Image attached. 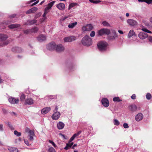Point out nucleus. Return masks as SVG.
Instances as JSON below:
<instances>
[{"label":"nucleus","instance_id":"f257e3e1","mask_svg":"<svg viewBox=\"0 0 152 152\" xmlns=\"http://www.w3.org/2000/svg\"><path fill=\"white\" fill-rule=\"evenodd\" d=\"M92 39L87 35L84 37L82 40V43L84 45L90 46L92 45Z\"/></svg>","mask_w":152,"mask_h":152},{"label":"nucleus","instance_id":"f03ea898","mask_svg":"<svg viewBox=\"0 0 152 152\" xmlns=\"http://www.w3.org/2000/svg\"><path fill=\"white\" fill-rule=\"evenodd\" d=\"M97 46L99 50L101 51L107 49V44L106 42L100 41L98 43Z\"/></svg>","mask_w":152,"mask_h":152},{"label":"nucleus","instance_id":"7ed1b4c3","mask_svg":"<svg viewBox=\"0 0 152 152\" xmlns=\"http://www.w3.org/2000/svg\"><path fill=\"white\" fill-rule=\"evenodd\" d=\"M110 33V30L107 28H102L98 31V35L102 36L104 34L108 35Z\"/></svg>","mask_w":152,"mask_h":152},{"label":"nucleus","instance_id":"20e7f679","mask_svg":"<svg viewBox=\"0 0 152 152\" xmlns=\"http://www.w3.org/2000/svg\"><path fill=\"white\" fill-rule=\"evenodd\" d=\"M76 39V38L75 36H70L69 37H65L64 40L65 42H70L75 40Z\"/></svg>","mask_w":152,"mask_h":152},{"label":"nucleus","instance_id":"39448f33","mask_svg":"<svg viewBox=\"0 0 152 152\" xmlns=\"http://www.w3.org/2000/svg\"><path fill=\"white\" fill-rule=\"evenodd\" d=\"M64 47L61 44H59L58 45H56V50L57 52H61L64 51Z\"/></svg>","mask_w":152,"mask_h":152},{"label":"nucleus","instance_id":"423d86ee","mask_svg":"<svg viewBox=\"0 0 152 152\" xmlns=\"http://www.w3.org/2000/svg\"><path fill=\"white\" fill-rule=\"evenodd\" d=\"M56 45L55 42H52L48 45L47 47V49L51 51L56 50Z\"/></svg>","mask_w":152,"mask_h":152},{"label":"nucleus","instance_id":"0eeeda50","mask_svg":"<svg viewBox=\"0 0 152 152\" xmlns=\"http://www.w3.org/2000/svg\"><path fill=\"white\" fill-rule=\"evenodd\" d=\"M93 27L91 24H88L85 26H84L82 27V30L83 31H90L93 29Z\"/></svg>","mask_w":152,"mask_h":152},{"label":"nucleus","instance_id":"6e6552de","mask_svg":"<svg viewBox=\"0 0 152 152\" xmlns=\"http://www.w3.org/2000/svg\"><path fill=\"white\" fill-rule=\"evenodd\" d=\"M127 22L130 26H135L137 25V22L133 19H129L127 20Z\"/></svg>","mask_w":152,"mask_h":152},{"label":"nucleus","instance_id":"1a4fd4ad","mask_svg":"<svg viewBox=\"0 0 152 152\" xmlns=\"http://www.w3.org/2000/svg\"><path fill=\"white\" fill-rule=\"evenodd\" d=\"M128 109L129 111L133 113L136 112L137 110V107L134 104L129 105L128 107Z\"/></svg>","mask_w":152,"mask_h":152},{"label":"nucleus","instance_id":"9d476101","mask_svg":"<svg viewBox=\"0 0 152 152\" xmlns=\"http://www.w3.org/2000/svg\"><path fill=\"white\" fill-rule=\"evenodd\" d=\"M61 114L58 112H56L54 113L51 116L52 119L54 120H58L60 117Z\"/></svg>","mask_w":152,"mask_h":152},{"label":"nucleus","instance_id":"9b49d317","mask_svg":"<svg viewBox=\"0 0 152 152\" xmlns=\"http://www.w3.org/2000/svg\"><path fill=\"white\" fill-rule=\"evenodd\" d=\"M138 37L141 39H144L148 37V35L146 33L141 32L138 34Z\"/></svg>","mask_w":152,"mask_h":152},{"label":"nucleus","instance_id":"f8f14e48","mask_svg":"<svg viewBox=\"0 0 152 152\" xmlns=\"http://www.w3.org/2000/svg\"><path fill=\"white\" fill-rule=\"evenodd\" d=\"M34 101L31 98H28L25 100V104L26 105H32L34 103Z\"/></svg>","mask_w":152,"mask_h":152},{"label":"nucleus","instance_id":"ddd939ff","mask_svg":"<svg viewBox=\"0 0 152 152\" xmlns=\"http://www.w3.org/2000/svg\"><path fill=\"white\" fill-rule=\"evenodd\" d=\"M102 103L105 107H108L109 104V101L106 98H104L102 100Z\"/></svg>","mask_w":152,"mask_h":152},{"label":"nucleus","instance_id":"4468645a","mask_svg":"<svg viewBox=\"0 0 152 152\" xmlns=\"http://www.w3.org/2000/svg\"><path fill=\"white\" fill-rule=\"evenodd\" d=\"M143 118V115L141 113H139L135 116V119L137 121H141Z\"/></svg>","mask_w":152,"mask_h":152},{"label":"nucleus","instance_id":"2eb2a0df","mask_svg":"<svg viewBox=\"0 0 152 152\" xmlns=\"http://www.w3.org/2000/svg\"><path fill=\"white\" fill-rule=\"evenodd\" d=\"M9 101L10 103L14 104L15 103L17 104L18 103L19 100L18 99H16L13 97H10L9 98Z\"/></svg>","mask_w":152,"mask_h":152},{"label":"nucleus","instance_id":"dca6fc26","mask_svg":"<svg viewBox=\"0 0 152 152\" xmlns=\"http://www.w3.org/2000/svg\"><path fill=\"white\" fill-rule=\"evenodd\" d=\"M50 107H49L44 108L41 110V113L43 114H45L48 113L50 110Z\"/></svg>","mask_w":152,"mask_h":152},{"label":"nucleus","instance_id":"f3484780","mask_svg":"<svg viewBox=\"0 0 152 152\" xmlns=\"http://www.w3.org/2000/svg\"><path fill=\"white\" fill-rule=\"evenodd\" d=\"M37 39L39 42H42L46 40V37L43 34L40 35L37 37Z\"/></svg>","mask_w":152,"mask_h":152},{"label":"nucleus","instance_id":"a211bd4d","mask_svg":"<svg viewBox=\"0 0 152 152\" xmlns=\"http://www.w3.org/2000/svg\"><path fill=\"white\" fill-rule=\"evenodd\" d=\"M38 10V8L36 7H35L32 8L30 10H29L28 11H27L26 13L27 14H30L31 13H34L35 12L37 11Z\"/></svg>","mask_w":152,"mask_h":152},{"label":"nucleus","instance_id":"6ab92c4d","mask_svg":"<svg viewBox=\"0 0 152 152\" xmlns=\"http://www.w3.org/2000/svg\"><path fill=\"white\" fill-rule=\"evenodd\" d=\"M57 7L60 10H64L65 5L63 3H60L56 5Z\"/></svg>","mask_w":152,"mask_h":152},{"label":"nucleus","instance_id":"aec40b11","mask_svg":"<svg viewBox=\"0 0 152 152\" xmlns=\"http://www.w3.org/2000/svg\"><path fill=\"white\" fill-rule=\"evenodd\" d=\"M58 128L59 129H63L64 126V124L62 122H59L57 124Z\"/></svg>","mask_w":152,"mask_h":152},{"label":"nucleus","instance_id":"412c9836","mask_svg":"<svg viewBox=\"0 0 152 152\" xmlns=\"http://www.w3.org/2000/svg\"><path fill=\"white\" fill-rule=\"evenodd\" d=\"M12 50L13 52L20 53L22 51V49L19 47H15L12 48Z\"/></svg>","mask_w":152,"mask_h":152},{"label":"nucleus","instance_id":"4be33fe9","mask_svg":"<svg viewBox=\"0 0 152 152\" xmlns=\"http://www.w3.org/2000/svg\"><path fill=\"white\" fill-rule=\"evenodd\" d=\"M8 37L7 35L4 34H0V41H2L5 40Z\"/></svg>","mask_w":152,"mask_h":152},{"label":"nucleus","instance_id":"5701e85b","mask_svg":"<svg viewBox=\"0 0 152 152\" xmlns=\"http://www.w3.org/2000/svg\"><path fill=\"white\" fill-rule=\"evenodd\" d=\"M20 25L18 24H12L10 25H9L8 27L9 28L11 29H13L17 28H18L20 27Z\"/></svg>","mask_w":152,"mask_h":152},{"label":"nucleus","instance_id":"b1692460","mask_svg":"<svg viewBox=\"0 0 152 152\" xmlns=\"http://www.w3.org/2000/svg\"><path fill=\"white\" fill-rule=\"evenodd\" d=\"M77 24V22H75L73 23H70L68 26V27L71 28H73Z\"/></svg>","mask_w":152,"mask_h":152},{"label":"nucleus","instance_id":"393cba45","mask_svg":"<svg viewBox=\"0 0 152 152\" xmlns=\"http://www.w3.org/2000/svg\"><path fill=\"white\" fill-rule=\"evenodd\" d=\"M8 150L10 152H18V150L15 148L10 147Z\"/></svg>","mask_w":152,"mask_h":152},{"label":"nucleus","instance_id":"a878e982","mask_svg":"<svg viewBox=\"0 0 152 152\" xmlns=\"http://www.w3.org/2000/svg\"><path fill=\"white\" fill-rule=\"evenodd\" d=\"M135 34V33L133 30H130L128 34V37L130 38L133 35H134Z\"/></svg>","mask_w":152,"mask_h":152},{"label":"nucleus","instance_id":"bb28decb","mask_svg":"<svg viewBox=\"0 0 152 152\" xmlns=\"http://www.w3.org/2000/svg\"><path fill=\"white\" fill-rule=\"evenodd\" d=\"M73 144V142H71L70 144H66V146L64 148V149L67 150L70 148Z\"/></svg>","mask_w":152,"mask_h":152},{"label":"nucleus","instance_id":"cd10ccee","mask_svg":"<svg viewBox=\"0 0 152 152\" xmlns=\"http://www.w3.org/2000/svg\"><path fill=\"white\" fill-rule=\"evenodd\" d=\"M113 33L114 34V36H109L108 37V39L109 40H111L114 39H115V37H117V35L115 33V31H114Z\"/></svg>","mask_w":152,"mask_h":152},{"label":"nucleus","instance_id":"c85d7f7f","mask_svg":"<svg viewBox=\"0 0 152 152\" xmlns=\"http://www.w3.org/2000/svg\"><path fill=\"white\" fill-rule=\"evenodd\" d=\"M55 2V1H53L51 2L48 4V6L47 7L50 9L52 7L53 5L54 4Z\"/></svg>","mask_w":152,"mask_h":152},{"label":"nucleus","instance_id":"c756f323","mask_svg":"<svg viewBox=\"0 0 152 152\" xmlns=\"http://www.w3.org/2000/svg\"><path fill=\"white\" fill-rule=\"evenodd\" d=\"M141 30L142 31H143L145 32H147L148 33H151L152 32H151L149 30H148V29H147L146 28H145V27H144V26H143L142 28H141Z\"/></svg>","mask_w":152,"mask_h":152},{"label":"nucleus","instance_id":"7c9ffc66","mask_svg":"<svg viewBox=\"0 0 152 152\" xmlns=\"http://www.w3.org/2000/svg\"><path fill=\"white\" fill-rule=\"evenodd\" d=\"M139 2H145L148 4L152 3V0H138Z\"/></svg>","mask_w":152,"mask_h":152},{"label":"nucleus","instance_id":"2f4dec72","mask_svg":"<svg viewBox=\"0 0 152 152\" xmlns=\"http://www.w3.org/2000/svg\"><path fill=\"white\" fill-rule=\"evenodd\" d=\"M77 4L76 3H71L69 5V9H70L71 8L75 6Z\"/></svg>","mask_w":152,"mask_h":152},{"label":"nucleus","instance_id":"473e14b6","mask_svg":"<svg viewBox=\"0 0 152 152\" xmlns=\"http://www.w3.org/2000/svg\"><path fill=\"white\" fill-rule=\"evenodd\" d=\"M89 1L94 4H97L101 2L99 0H89Z\"/></svg>","mask_w":152,"mask_h":152},{"label":"nucleus","instance_id":"72a5a7b5","mask_svg":"<svg viewBox=\"0 0 152 152\" xmlns=\"http://www.w3.org/2000/svg\"><path fill=\"white\" fill-rule=\"evenodd\" d=\"M28 22L29 25H32L36 23L37 20L35 19H34L28 21Z\"/></svg>","mask_w":152,"mask_h":152},{"label":"nucleus","instance_id":"f704fd0d","mask_svg":"<svg viewBox=\"0 0 152 152\" xmlns=\"http://www.w3.org/2000/svg\"><path fill=\"white\" fill-rule=\"evenodd\" d=\"M113 121L114 124L115 125L118 126L120 124V122L117 120L114 119Z\"/></svg>","mask_w":152,"mask_h":152},{"label":"nucleus","instance_id":"c9c22d12","mask_svg":"<svg viewBox=\"0 0 152 152\" xmlns=\"http://www.w3.org/2000/svg\"><path fill=\"white\" fill-rule=\"evenodd\" d=\"M143 23L146 26L148 27L150 26V24L147 21H146L145 20H143Z\"/></svg>","mask_w":152,"mask_h":152},{"label":"nucleus","instance_id":"e433bc0d","mask_svg":"<svg viewBox=\"0 0 152 152\" xmlns=\"http://www.w3.org/2000/svg\"><path fill=\"white\" fill-rule=\"evenodd\" d=\"M38 29L37 27H35L32 29H31V32H36L38 30Z\"/></svg>","mask_w":152,"mask_h":152},{"label":"nucleus","instance_id":"4c0bfd02","mask_svg":"<svg viewBox=\"0 0 152 152\" xmlns=\"http://www.w3.org/2000/svg\"><path fill=\"white\" fill-rule=\"evenodd\" d=\"M113 100L114 102H119L121 101V100H120L119 98V97H115L113 98Z\"/></svg>","mask_w":152,"mask_h":152},{"label":"nucleus","instance_id":"58836bf2","mask_svg":"<svg viewBox=\"0 0 152 152\" xmlns=\"http://www.w3.org/2000/svg\"><path fill=\"white\" fill-rule=\"evenodd\" d=\"M102 24L104 26L108 27L110 26V24L105 21L103 22Z\"/></svg>","mask_w":152,"mask_h":152},{"label":"nucleus","instance_id":"ea45409f","mask_svg":"<svg viewBox=\"0 0 152 152\" xmlns=\"http://www.w3.org/2000/svg\"><path fill=\"white\" fill-rule=\"evenodd\" d=\"M14 133L15 135H16L17 136H20L21 135V133L20 132H18L17 131H15Z\"/></svg>","mask_w":152,"mask_h":152},{"label":"nucleus","instance_id":"a19ab883","mask_svg":"<svg viewBox=\"0 0 152 152\" xmlns=\"http://www.w3.org/2000/svg\"><path fill=\"white\" fill-rule=\"evenodd\" d=\"M48 152H55V150L53 148L50 147L48 149Z\"/></svg>","mask_w":152,"mask_h":152},{"label":"nucleus","instance_id":"79ce46f5","mask_svg":"<svg viewBox=\"0 0 152 152\" xmlns=\"http://www.w3.org/2000/svg\"><path fill=\"white\" fill-rule=\"evenodd\" d=\"M25 98V96L24 94H22L20 97V99L21 101L23 100Z\"/></svg>","mask_w":152,"mask_h":152},{"label":"nucleus","instance_id":"37998d69","mask_svg":"<svg viewBox=\"0 0 152 152\" xmlns=\"http://www.w3.org/2000/svg\"><path fill=\"white\" fill-rule=\"evenodd\" d=\"M49 142L52 145L55 147V148H56V145L55 144V143H54V142H53L51 140H49Z\"/></svg>","mask_w":152,"mask_h":152},{"label":"nucleus","instance_id":"c03bdc74","mask_svg":"<svg viewBox=\"0 0 152 152\" xmlns=\"http://www.w3.org/2000/svg\"><path fill=\"white\" fill-rule=\"evenodd\" d=\"M146 98L148 99H151V95L149 93H148L146 95Z\"/></svg>","mask_w":152,"mask_h":152},{"label":"nucleus","instance_id":"a18cd8bd","mask_svg":"<svg viewBox=\"0 0 152 152\" xmlns=\"http://www.w3.org/2000/svg\"><path fill=\"white\" fill-rule=\"evenodd\" d=\"M50 9L47 8V7H46L44 10V13H45V14H47L49 12V10Z\"/></svg>","mask_w":152,"mask_h":152},{"label":"nucleus","instance_id":"49530a36","mask_svg":"<svg viewBox=\"0 0 152 152\" xmlns=\"http://www.w3.org/2000/svg\"><path fill=\"white\" fill-rule=\"evenodd\" d=\"M28 133L29 134V136H34V133L32 131L30 130Z\"/></svg>","mask_w":152,"mask_h":152},{"label":"nucleus","instance_id":"de8ad7c7","mask_svg":"<svg viewBox=\"0 0 152 152\" xmlns=\"http://www.w3.org/2000/svg\"><path fill=\"white\" fill-rule=\"evenodd\" d=\"M95 35V32L94 31H92L90 34V35L91 37H93Z\"/></svg>","mask_w":152,"mask_h":152},{"label":"nucleus","instance_id":"09e8293b","mask_svg":"<svg viewBox=\"0 0 152 152\" xmlns=\"http://www.w3.org/2000/svg\"><path fill=\"white\" fill-rule=\"evenodd\" d=\"M123 126L125 128H127L129 127L128 124L126 123L124 124Z\"/></svg>","mask_w":152,"mask_h":152},{"label":"nucleus","instance_id":"8fccbe9b","mask_svg":"<svg viewBox=\"0 0 152 152\" xmlns=\"http://www.w3.org/2000/svg\"><path fill=\"white\" fill-rule=\"evenodd\" d=\"M30 130L27 127H26V128L25 129V132L26 133H27V132L29 133V132Z\"/></svg>","mask_w":152,"mask_h":152},{"label":"nucleus","instance_id":"3c124183","mask_svg":"<svg viewBox=\"0 0 152 152\" xmlns=\"http://www.w3.org/2000/svg\"><path fill=\"white\" fill-rule=\"evenodd\" d=\"M31 32V30H26L24 31V33L26 34H28Z\"/></svg>","mask_w":152,"mask_h":152},{"label":"nucleus","instance_id":"603ef678","mask_svg":"<svg viewBox=\"0 0 152 152\" xmlns=\"http://www.w3.org/2000/svg\"><path fill=\"white\" fill-rule=\"evenodd\" d=\"M9 43V42L8 41H6L5 42H4L3 43V45H1V46H3L4 45H7Z\"/></svg>","mask_w":152,"mask_h":152},{"label":"nucleus","instance_id":"864d4df0","mask_svg":"<svg viewBox=\"0 0 152 152\" xmlns=\"http://www.w3.org/2000/svg\"><path fill=\"white\" fill-rule=\"evenodd\" d=\"M75 138L73 136H72L69 140V142H70L72 141Z\"/></svg>","mask_w":152,"mask_h":152},{"label":"nucleus","instance_id":"5fc2aeb1","mask_svg":"<svg viewBox=\"0 0 152 152\" xmlns=\"http://www.w3.org/2000/svg\"><path fill=\"white\" fill-rule=\"evenodd\" d=\"M47 19V17H43L42 18V19L41 20V22H42L43 21H44Z\"/></svg>","mask_w":152,"mask_h":152},{"label":"nucleus","instance_id":"6e6d98bb","mask_svg":"<svg viewBox=\"0 0 152 152\" xmlns=\"http://www.w3.org/2000/svg\"><path fill=\"white\" fill-rule=\"evenodd\" d=\"M39 2V1H36V2H34V3H33L31 5V6H33L34 5H36V4H37V3H38V2Z\"/></svg>","mask_w":152,"mask_h":152},{"label":"nucleus","instance_id":"4d7b16f0","mask_svg":"<svg viewBox=\"0 0 152 152\" xmlns=\"http://www.w3.org/2000/svg\"><path fill=\"white\" fill-rule=\"evenodd\" d=\"M40 15H41V14L40 13H38V14H37L36 15V16L35 17V18H37L38 17L40 16Z\"/></svg>","mask_w":152,"mask_h":152},{"label":"nucleus","instance_id":"13d9d810","mask_svg":"<svg viewBox=\"0 0 152 152\" xmlns=\"http://www.w3.org/2000/svg\"><path fill=\"white\" fill-rule=\"evenodd\" d=\"M136 98V96L135 95V94H134L132 95L131 96V98L133 99H135Z\"/></svg>","mask_w":152,"mask_h":152},{"label":"nucleus","instance_id":"bf43d9fd","mask_svg":"<svg viewBox=\"0 0 152 152\" xmlns=\"http://www.w3.org/2000/svg\"><path fill=\"white\" fill-rule=\"evenodd\" d=\"M24 141L25 143L28 146H29L30 145L29 144L28 141L27 140H24Z\"/></svg>","mask_w":152,"mask_h":152},{"label":"nucleus","instance_id":"052dcab7","mask_svg":"<svg viewBox=\"0 0 152 152\" xmlns=\"http://www.w3.org/2000/svg\"><path fill=\"white\" fill-rule=\"evenodd\" d=\"M148 39L149 41L150 42H152V37L151 36H149L148 37Z\"/></svg>","mask_w":152,"mask_h":152},{"label":"nucleus","instance_id":"680f3d73","mask_svg":"<svg viewBox=\"0 0 152 152\" xmlns=\"http://www.w3.org/2000/svg\"><path fill=\"white\" fill-rule=\"evenodd\" d=\"M33 139H34V138H33V136H30L29 140L30 141H32Z\"/></svg>","mask_w":152,"mask_h":152},{"label":"nucleus","instance_id":"e2e57ef3","mask_svg":"<svg viewBox=\"0 0 152 152\" xmlns=\"http://www.w3.org/2000/svg\"><path fill=\"white\" fill-rule=\"evenodd\" d=\"M2 110L3 112L4 113H7V110H5V109H4V108H2Z\"/></svg>","mask_w":152,"mask_h":152},{"label":"nucleus","instance_id":"0e129e2a","mask_svg":"<svg viewBox=\"0 0 152 152\" xmlns=\"http://www.w3.org/2000/svg\"><path fill=\"white\" fill-rule=\"evenodd\" d=\"M3 130L2 125H0V131H2Z\"/></svg>","mask_w":152,"mask_h":152},{"label":"nucleus","instance_id":"69168bd1","mask_svg":"<svg viewBox=\"0 0 152 152\" xmlns=\"http://www.w3.org/2000/svg\"><path fill=\"white\" fill-rule=\"evenodd\" d=\"M118 31V32L121 34H124L123 32L121 30H119Z\"/></svg>","mask_w":152,"mask_h":152},{"label":"nucleus","instance_id":"338daca9","mask_svg":"<svg viewBox=\"0 0 152 152\" xmlns=\"http://www.w3.org/2000/svg\"><path fill=\"white\" fill-rule=\"evenodd\" d=\"M73 136L75 138L76 137L78 136H79V135H78L77 133H76L74 134Z\"/></svg>","mask_w":152,"mask_h":152},{"label":"nucleus","instance_id":"774afa93","mask_svg":"<svg viewBox=\"0 0 152 152\" xmlns=\"http://www.w3.org/2000/svg\"><path fill=\"white\" fill-rule=\"evenodd\" d=\"M149 20L150 22L152 24V17H151L149 19Z\"/></svg>","mask_w":152,"mask_h":152}]
</instances>
